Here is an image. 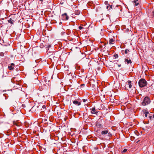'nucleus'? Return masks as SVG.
<instances>
[{
	"instance_id": "22",
	"label": "nucleus",
	"mask_w": 154,
	"mask_h": 154,
	"mask_svg": "<svg viewBox=\"0 0 154 154\" xmlns=\"http://www.w3.org/2000/svg\"><path fill=\"white\" fill-rule=\"evenodd\" d=\"M112 5H110V6H109L110 8H111V9L112 8Z\"/></svg>"
},
{
	"instance_id": "10",
	"label": "nucleus",
	"mask_w": 154,
	"mask_h": 154,
	"mask_svg": "<svg viewBox=\"0 0 154 154\" xmlns=\"http://www.w3.org/2000/svg\"><path fill=\"white\" fill-rule=\"evenodd\" d=\"M128 85H129V87L130 88H131L132 87V85H131V81H128Z\"/></svg>"
},
{
	"instance_id": "8",
	"label": "nucleus",
	"mask_w": 154,
	"mask_h": 154,
	"mask_svg": "<svg viewBox=\"0 0 154 154\" xmlns=\"http://www.w3.org/2000/svg\"><path fill=\"white\" fill-rule=\"evenodd\" d=\"M73 103L74 104L78 106H79L81 104L80 102H79L77 100H74L73 101Z\"/></svg>"
},
{
	"instance_id": "1",
	"label": "nucleus",
	"mask_w": 154,
	"mask_h": 154,
	"mask_svg": "<svg viewBox=\"0 0 154 154\" xmlns=\"http://www.w3.org/2000/svg\"><path fill=\"white\" fill-rule=\"evenodd\" d=\"M138 84L140 87L143 88L145 86L147 85V83L145 79H141L139 80Z\"/></svg>"
},
{
	"instance_id": "17",
	"label": "nucleus",
	"mask_w": 154,
	"mask_h": 154,
	"mask_svg": "<svg viewBox=\"0 0 154 154\" xmlns=\"http://www.w3.org/2000/svg\"><path fill=\"white\" fill-rule=\"evenodd\" d=\"M127 150V149H124V150H123L122 152V153H124L125 152H126Z\"/></svg>"
},
{
	"instance_id": "3",
	"label": "nucleus",
	"mask_w": 154,
	"mask_h": 154,
	"mask_svg": "<svg viewBox=\"0 0 154 154\" xmlns=\"http://www.w3.org/2000/svg\"><path fill=\"white\" fill-rule=\"evenodd\" d=\"M62 19L63 20H66L69 19V17L66 13L62 14Z\"/></svg>"
},
{
	"instance_id": "2",
	"label": "nucleus",
	"mask_w": 154,
	"mask_h": 154,
	"mask_svg": "<svg viewBox=\"0 0 154 154\" xmlns=\"http://www.w3.org/2000/svg\"><path fill=\"white\" fill-rule=\"evenodd\" d=\"M150 102V100L148 97H146L143 100L142 103L143 106H145L149 104Z\"/></svg>"
},
{
	"instance_id": "12",
	"label": "nucleus",
	"mask_w": 154,
	"mask_h": 154,
	"mask_svg": "<svg viewBox=\"0 0 154 154\" xmlns=\"http://www.w3.org/2000/svg\"><path fill=\"white\" fill-rule=\"evenodd\" d=\"M80 13V12L79 10H76L75 11V14L76 15H79Z\"/></svg>"
},
{
	"instance_id": "25",
	"label": "nucleus",
	"mask_w": 154,
	"mask_h": 154,
	"mask_svg": "<svg viewBox=\"0 0 154 154\" xmlns=\"http://www.w3.org/2000/svg\"><path fill=\"white\" fill-rule=\"evenodd\" d=\"M51 46V45H49L48 46V48H49V47H50Z\"/></svg>"
},
{
	"instance_id": "13",
	"label": "nucleus",
	"mask_w": 154,
	"mask_h": 154,
	"mask_svg": "<svg viewBox=\"0 0 154 154\" xmlns=\"http://www.w3.org/2000/svg\"><path fill=\"white\" fill-rule=\"evenodd\" d=\"M144 112L145 116L147 117V115L149 114V112L145 110L144 111Z\"/></svg>"
},
{
	"instance_id": "16",
	"label": "nucleus",
	"mask_w": 154,
	"mask_h": 154,
	"mask_svg": "<svg viewBox=\"0 0 154 154\" xmlns=\"http://www.w3.org/2000/svg\"><path fill=\"white\" fill-rule=\"evenodd\" d=\"M129 51H130L129 50L126 49L125 50V54H127L128 53V52H129Z\"/></svg>"
},
{
	"instance_id": "21",
	"label": "nucleus",
	"mask_w": 154,
	"mask_h": 154,
	"mask_svg": "<svg viewBox=\"0 0 154 154\" xmlns=\"http://www.w3.org/2000/svg\"><path fill=\"white\" fill-rule=\"evenodd\" d=\"M129 30L128 29H126V31L127 32H128L129 31Z\"/></svg>"
},
{
	"instance_id": "6",
	"label": "nucleus",
	"mask_w": 154,
	"mask_h": 154,
	"mask_svg": "<svg viewBox=\"0 0 154 154\" xmlns=\"http://www.w3.org/2000/svg\"><path fill=\"white\" fill-rule=\"evenodd\" d=\"M97 112L96 111V110L94 107H93L91 109V113L92 114H97Z\"/></svg>"
},
{
	"instance_id": "5",
	"label": "nucleus",
	"mask_w": 154,
	"mask_h": 154,
	"mask_svg": "<svg viewBox=\"0 0 154 154\" xmlns=\"http://www.w3.org/2000/svg\"><path fill=\"white\" fill-rule=\"evenodd\" d=\"M109 131L107 129L104 131H103L101 132V134L103 136H104L106 134H109Z\"/></svg>"
},
{
	"instance_id": "20",
	"label": "nucleus",
	"mask_w": 154,
	"mask_h": 154,
	"mask_svg": "<svg viewBox=\"0 0 154 154\" xmlns=\"http://www.w3.org/2000/svg\"><path fill=\"white\" fill-rule=\"evenodd\" d=\"M83 27L81 26H79V29L81 30L83 28Z\"/></svg>"
},
{
	"instance_id": "14",
	"label": "nucleus",
	"mask_w": 154,
	"mask_h": 154,
	"mask_svg": "<svg viewBox=\"0 0 154 154\" xmlns=\"http://www.w3.org/2000/svg\"><path fill=\"white\" fill-rule=\"evenodd\" d=\"M8 21L9 23H10L11 24L13 23V20L11 18Z\"/></svg>"
},
{
	"instance_id": "9",
	"label": "nucleus",
	"mask_w": 154,
	"mask_h": 154,
	"mask_svg": "<svg viewBox=\"0 0 154 154\" xmlns=\"http://www.w3.org/2000/svg\"><path fill=\"white\" fill-rule=\"evenodd\" d=\"M134 3V4L136 6H137L139 4V2H138V0H134L133 1Z\"/></svg>"
},
{
	"instance_id": "23",
	"label": "nucleus",
	"mask_w": 154,
	"mask_h": 154,
	"mask_svg": "<svg viewBox=\"0 0 154 154\" xmlns=\"http://www.w3.org/2000/svg\"><path fill=\"white\" fill-rule=\"evenodd\" d=\"M117 66L119 67H120L121 66V64H118Z\"/></svg>"
},
{
	"instance_id": "24",
	"label": "nucleus",
	"mask_w": 154,
	"mask_h": 154,
	"mask_svg": "<svg viewBox=\"0 0 154 154\" xmlns=\"http://www.w3.org/2000/svg\"><path fill=\"white\" fill-rule=\"evenodd\" d=\"M85 85L84 84H82L81 85V86H84Z\"/></svg>"
},
{
	"instance_id": "27",
	"label": "nucleus",
	"mask_w": 154,
	"mask_h": 154,
	"mask_svg": "<svg viewBox=\"0 0 154 154\" xmlns=\"http://www.w3.org/2000/svg\"><path fill=\"white\" fill-rule=\"evenodd\" d=\"M153 117L154 118V114L153 115Z\"/></svg>"
},
{
	"instance_id": "26",
	"label": "nucleus",
	"mask_w": 154,
	"mask_h": 154,
	"mask_svg": "<svg viewBox=\"0 0 154 154\" xmlns=\"http://www.w3.org/2000/svg\"><path fill=\"white\" fill-rule=\"evenodd\" d=\"M149 117H150V118H151V116H149Z\"/></svg>"
},
{
	"instance_id": "18",
	"label": "nucleus",
	"mask_w": 154,
	"mask_h": 154,
	"mask_svg": "<svg viewBox=\"0 0 154 154\" xmlns=\"http://www.w3.org/2000/svg\"><path fill=\"white\" fill-rule=\"evenodd\" d=\"M0 55L1 56H4V53L3 52H1L0 53Z\"/></svg>"
},
{
	"instance_id": "4",
	"label": "nucleus",
	"mask_w": 154,
	"mask_h": 154,
	"mask_svg": "<svg viewBox=\"0 0 154 154\" xmlns=\"http://www.w3.org/2000/svg\"><path fill=\"white\" fill-rule=\"evenodd\" d=\"M15 66V65L14 63H11L9 64L8 66V69L11 70H13L14 67Z\"/></svg>"
},
{
	"instance_id": "15",
	"label": "nucleus",
	"mask_w": 154,
	"mask_h": 154,
	"mask_svg": "<svg viewBox=\"0 0 154 154\" xmlns=\"http://www.w3.org/2000/svg\"><path fill=\"white\" fill-rule=\"evenodd\" d=\"M42 108L43 109V110H42V109H41L42 110V111H44V110H45L46 109V106L45 105H43L42 106Z\"/></svg>"
},
{
	"instance_id": "7",
	"label": "nucleus",
	"mask_w": 154,
	"mask_h": 154,
	"mask_svg": "<svg viewBox=\"0 0 154 154\" xmlns=\"http://www.w3.org/2000/svg\"><path fill=\"white\" fill-rule=\"evenodd\" d=\"M125 63L127 64H131L132 63V61L130 59L128 60L125 58Z\"/></svg>"
},
{
	"instance_id": "19",
	"label": "nucleus",
	"mask_w": 154,
	"mask_h": 154,
	"mask_svg": "<svg viewBox=\"0 0 154 154\" xmlns=\"http://www.w3.org/2000/svg\"><path fill=\"white\" fill-rule=\"evenodd\" d=\"M82 100H83V102L85 103L86 101H87V99H83Z\"/></svg>"
},
{
	"instance_id": "11",
	"label": "nucleus",
	"mask_w": 154,
	"mask_h": 154,
	"mask_svg": "<svg viewBox=\"0 0 154 154\" xmlns=\"http://www.w3.org/2000/svg\"><path fill=\"white\" fill-rule=\"evenodd\" d=\"M114 40L113 38H111L109 40V43L110 44H113Z\"/></svg>"
},
{
	"instance_id": "28",
	"label": "nucleus",
	"mask_w": 154,
	"mask_h": 154,
	"mask_svg": "<svg viewBox=\"0 0 154 154\" xmlns=\"http://www.w3.org/2000/svg\"><path fill=\"white\" fill-rule=\"evenodd\" d=\"M108 6H107V9H108Z\"/></svg>"
}]
</instances>
